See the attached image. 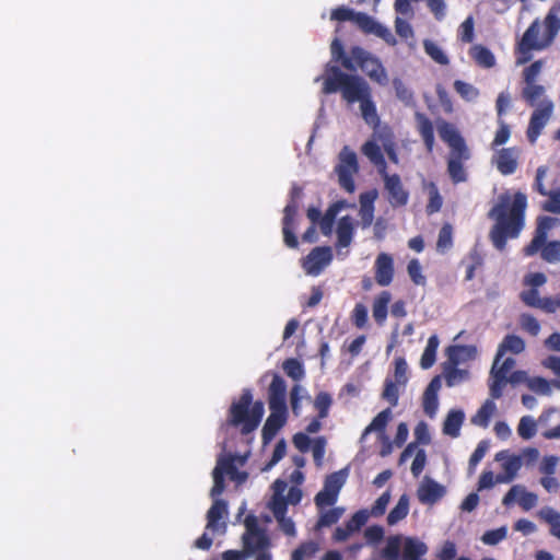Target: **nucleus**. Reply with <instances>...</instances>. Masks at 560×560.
I'll list each match as a JSON object with an SVG mask.
<instances>
[{
  "mask_svg": "<svg viewBox=\"0 0 560 560\" xmlns=\"http://www.w3.org/2000/svg\"><path fill=\"white\" fill-rule=\"evenodd\" d=\"M441 388V381L439 376H435L431 380L429 385L427 386L423 397H422V407L424 413L429 418H434L438 409H439V397L438 393Z\"/></svg>",
  "mask_w": 560,
  "mask_h": 560,
  "instance_id": "412c9836",
  "label": "nucleus"
},
{
  "mask_svg": "<svg viewBox=\"0 0 560 560\" xmlns=\"http://www.w3.org/2000/svg\"><path fill=\"white\" fill-rule=\"evenodd\" d=\"M337 248L348 247L354 235V223L350 215H345L339 219L337 224Z\"/></svg>",
  "mask_w": 560,
  "mask_h": 560,
  "instance_id": "bb28decb",
  "label": "nucleus"
},
{
  "mask_svg": "<svg viewBox=\"0 0 560 560\" xmlns=\"http://www.w3.org/2000/svg\"><path fill=\"white\" fill-rule=\"evenodd\" d=\"M458 365L445 364L444 373L446 385L452 387L458 385L469 378L468 370L458 369Z\"/></svg>",
  "mask_w": 560,
  "mask_h": 560,
  "instance_id": "ea45409f",
  "label": "nucleus"
},
{
  "mask_svg": "<svg viewBox=\"0 0 560 560\" xmlns=\"http://www.w3.org/2000/svg\"><path fill=\"white\" fill-rule=\"evenodd\" d=\"M428 552L427 545L416 537H404L402 539V560H421Z\"/></svg>",
  "mask_w": 560,
  "mask_h": 560,
  "instance_id": "a878e982",
  "label": "nucleus"
},
{
  "mask_svg": "<svg viewBox=\"0 0 560 560\" xmlns=\"http://www.w3.org/2000/svg\"><path fill=\"white\" fill-rule=\"evenodd\" d=\"M553 113V103L550 100H542L538 107L532 113L526 130L528 141L534 144Z\"/></svg>",
  "mask_w": 560,
  "mask_h": 560,
  "instance_id": "9d476101",
  "label": "nucleus"
},
{
  "mask_svg": "<svg viewBox=\"0 0 560 560\" xmlns=\"http://www.w3.org/2000/svg\"><path fill=\"white\" fill-rule=\"evenodd\" d=\"M287 383L278 373L272 374V381L268 387L269 408L288 409L287 408Z\"/></svg>",
  "mask_w": 560,
  "mask_h": 560,
  "instance_id": "a211bd4d",
  "label": "nucleus"
},
{
  "mask_svg": "<svg viewBox=\"0 0 560 560\" xmlns=\"http://www.w3.org/2000/svg\"><path fill=\"white\" fill-rule=\"evenodd\" d=\"M269 508L273 513L275 518L282 517L287 514L288 511V501L285 497L272 495L271 501L269 503Z\"/></svg>",
  "mask_w": 560,
  "mask_h": 560,
  "instance_id": "69168bd1",
  "label": "nucleus"
},
{
  "mask_svg": "<svg viewBox=\"0 0 560 560\" xmlns=\"http://www.w3.org/2000/svg\"><path fill=\"white\" fill-rule=\"evenodd\" d=\"M527 386L530 390L537 394L550 395L551 393L550 383L540 376L528 378Z\"/></svg>",
  "mask_w": 560,
  "mask_h": 560,
  "instance_id": "052dcab7",
  "label": "nucleus"
},
{
  "mask_svg": "<svg viewBox=\"0 0 560 560\" xmlns=\"http://www.w3.org/2000/svg\"><path fill=\"white\" fill-rule=\"evenodd\" d=\"M447 362L451 365H459L460 363L474 360L477 355V348L469 345H454L446 349Z\"/></svg>",
  "mask_w": 560,
  "mask_h": 560,
  "instance_id": "393cba45",
  "label": "nucleus"
},
{
  "mask_svg": "<svg viewBox=\"0 0 560 560\" xmlns=\"http://www.w3.org/2000/svg\"><path fill=\"white\" fill-rule=\"evenodd\" d=\"M347 469H341L328 475L325 479L324 488L338 495L347 480Z\"/></svg>",
  "mask_w": 560,
  "mask_h": 560,
  "instance_id": "79ce46f5",
  "label": "nucleus"
},
{
  "mask_svg": "<svg viewBox=\"0 0 560 560\" xmlns=\"http://www.w3.org/2000/svg\"><path fill=\"white\" fill-rule=\"evenodd\" d=\"M518 159L520 150L516 147H511L498 150L492 162L501 175L508 176L516 172Z\"/></svg>",
  "mask_w": 560,
  "mask_h": 560,
  "instance_id": "4468645a",
  "label": "nucleus"
},
{
  "mask_svg": "<svg viewBox=\"0 0 560 560\" xmlns=\"http://www.w3.org/2000/svg\"><path fill=\"white\" fill-rule=\"evenodd\" d=\"M539 250L545 261L550 264L560 261V241H546L545 245Z\"/></svg>",
  "mask_w": 560,
  "mask_h": 560,
  "instance_id": "c03bdc74",
  "label": "nucleus"
},
{
  "mask_svg": "<svg viewBox=\"0 0 560 560\" xmlns=\"http://www.w3.org/2000/svg\"><path fill=\"white\" fill-rule=\"evenodd\" d=\"M343 512H345L343 508H332V509L324 512L319 516V518L315 525V528L320 529L323 527H329V526L336 524L342 516Z\"/></svg>",
  "mask_w": 560,
  "mask_h": 560,
  "instance_id": "a18cd8bd",
  "label": "nucleus"
},
{
  "mask_svg": "<svg viewBox=\"0 0 560 560\" xmlns=\"http://www.w3.org/2000/svg\"><path fill=\"white\" fill-rule=\"evenodd\" d=\"M322 90L324 94L340 93L341 98L349 105L359 103L363 120L373 127L380 125L372 88L363 77L345 72L337 65L328 62L324 69Z\"/></svg>",
  "mask_w": 560,
  "mask_h": 560,
  "instance_id": "f257e3e1",
  "label": "nucleus"
},
{
  "mask_svg": "<svg viewBox=\"0 0 560 560\" xmlns=\"http://www.w3.org/2000/svg\"><path fill=\"white\" fill-rule=\"evenodd\" d=\"M282 368L285 374L294 381H301L304 377V368L303 364L294 358L287 359Z\"/></svg>",
  "mask_w": 560,
  "mask_h": 560,
  "instance_id": "de8ad7c7",
  "label": "nucleus"
},
{
  "mask_svg": "<svg viewBox=\"0 0 560 560\" xmlns=\"http://www.w3.org/2000/svg\"><path fill=\"white\" fill-rule=\"evenodd\" d=\"M559 222L557 218L552 217H539L535 229L534 237L523 248V254L526 257L536 255L539 249L545 245L549 231Z\"/></svg>",
  "mask_w": 560,
  "mask_h": 560,
  "instance_id": "ddd939ff",
  "label": "nucleus"
},
{
  "mask_svg": "<svg viewBox=\"0 0 560 560\" xmlns=\"http://www.w3.org/2000/svg\"><path fill=\"white\" fill-rule=\"evenodd\" d=\"M264 411V402H253L250 389H244L238 401L230 407V423L234 427L241 425L242 434H249L259 425Z\"/></svg>",
  "mask_w": 560,
  "mask_h": 560,
  "instance_id": "423d86ee",
  "label": "nucleus"
},
{
  "mask_svg": "<svg viewBox=\"0 0 560 560\" xmlns=\"http://www.w3.org/2000/svg\"><path fill=\"white\" fill-rule=\"evenodd\" d=\"M407 271L411 281L417 285L425 284V277L422 275V267L418 259H411L407 265Z\"/></svg>",
  "mask_w": 560,
  "mask_h": 560,
  "instance_id": "6e6d98bb",
  "label": "nucleus"
},
{
  "mask_svg": "<svg viewBox=\"0 0 560 560\" xmlns=\"http://www.w3.org/2000/svg\"><path fill=\"white\" fill-rule=\"evenodd\" d=\"M458 38L463 43H472L475 39L474 19L468 16L458 28Z\"/></svg>",
  "mask_w": 560,
  "mask_h": 560,
  "instance_id": "4d7b16f0",
  "label": "nucleus"
},
{
  "mask_svg": "<svg viewBox=\"0 0 560 560\" xmlns=\"http://www.w3.org/2000/svg\"><path fill=\"white\" fill-rule=\"evenodd\" d=\"M439 343L440 341L436 335H432L429 337L427 346L420 359V365L422 369H430L434 364Z\"/></svg>",
  "mask_w": 560,
  "mask_h": 560,
  "instance_id": "e433bc0d",
  "label": "nucleus"
},
{
  "mask_svg": "<svg viewBox=\"0 0 560 560\" xmlns=\"http://www.w3.org/2000/svg\"><path fill=\"white\" fill-rule=\"evenodd\" d=\"M546 90L542 85L534 83H525L522 89L521 97L528 106L539 105L538 102L545 96Z\"/></svg>",
  "mask_w": 560,
  "mask_h": 560,
  "instance_id": "72a5a7b5",
  "label": "nucleus"
},
{
  "mask_svg": "<svg viewBox=\"0 0 560 560\" xmlns=\"http://www.w3.org/2000/svg\"><path fill=\"white\" fill-rule=\"evenodd\" d=\"M517 433L524 440H529L536 434V422L529 416L521 418L517 425Z\"/></svg>",
  "mask_w": 560,
  "mask_h": 560,
  "instance_id": "603ef678",
  "label": "nucleus"
},
{
  "mask_svg": "<svg viewBox=\"0 0 560 560\" xmlns=\"http://www.w3.org/2000/svg\"><path fill=\"white\" fill-rule=\"evenodd\" d=\"M368 318L366 306L362 303H357L351 314L353 325L360 329L364 328L368 324Z\"/></svg>",
  "mask_w": 560,
  "mask_h": 560,
  "instance_id": "13d9d810",
  "label": "nucleus"
},
{
  "mask_svg": "<svg viewBox=\"0 0 560 560\" xmlns=\"http://www.w3.org/2000/svg\"><path fill=\"white\" fill-rule=\"evenodd\" d=\"M465 415L462 410H451L443 423V433L452 438L459 436Z\"/></svg>",
  "mask_w": 560,
  "mask_h": 560,
  "instance_id": "c85d7f7f",
  "label": "nucleus"
},
{
  "mask_svg": "<svg viewBox=\"0 0 560 560\" xmlns=\"http://www.w3.org/2000/svg\"><path fill=\"white\" fill-rule=\"evenodd\" d=\"M444 494V487L430 478H425L418 489V499L423 504H434Z\"/></svg>",
  "mask_w": 560,
  "mask_h": 560,
  "instance_id": "5701e85b",
  "label": "nucleus"
},
{
  "mask_svg": "<svg viewBox=\"0 0 560 560\" xmlns=\"http://www.w3.org/2000/svg\"><path fill=\"white\" fill-rule=\"evenodd\" d=\"M453 229L450 224H444L440 232L438 237V249L444 250L446 248H450L452 246L453 240Z\"/></svg>",
  "mask_w": 560,
  "mask_h": 560,
  "instance_id": "0e129e2a",
  "label": "nucleus"
},
{
  "mask_svg": "<svg viewBox=\"0 0 560 560\" xmlns=\"http://www.w3.org/2000/svg\"><path fill=\"white\" fill-rule=\"evenodd\" d=\"M362 153L378 168L380 174H385L387 164L380 145L375 141H366L362 145Z\"/></svg>",
  "mask_w": 560,
  "mask_h": 560,
  "instance_id": "cd10ccee",
  "label": "nucleus"
},
{
  "mask_svg": "<svg viewBox=\"0 0 560 560\" xmlns=\"http://www.w3.org/2000/svg\"><path fill=\"white\" fill-rule=\"evenodd\" d=\"M394 273V259L392 255L387 253L378 254L374 262V278L376 283L381 287L389 285L393 282Z\"/></svg>",
  "mask_w": 560,
  "mask_h": 560,
  "instance_id": "f3484780",
  "label": "nucleus"
},
{
  "mask_svg": "<svg viewBox=\"0 0 560 560\" xmlns=\"http://www.w3.org/2000/svg\"><path fill=\"white\" fill-rule=\"evenodd\" d=\"M399 385L396 381L386 378L382 398L389 402L392 407H396L399 400Z\"/></svg>",
  "mask_w": 560,
  "mask_h": 560,
  "instance_id": "49530a36",
  "label": "nucleus"
},
{
  "mask_svg": "<svg viewBox=\"0 0 560 560\" xmlns=\"http://www.w3.org/2000/svg\"><path fill=\"white\" fill-rule=\"evenodd\" d=\"M415 119L417 122V131L423 141L427 152L432 153L435 145L433 122L421 112L415 113Z\"/></svg>",
  "mask_w": 560,
  "mask_h": 560,
  "instance_id": "aec40b11",
  "label": "nucleus"
},
{
  "mask_svg": "<svg viewBox=\"0 0 560 560\" xmlns=\"http://www.w3.org/2000/svg\"><path fill=\"white\" fill-rule=\"evenodd\" d=\"M511 197L508 194L499 197V202L493 206L488 215L495 220L490 230L489 238L495 249L503 252L509 238H516L525 224V211L527 207L526 195L517 191Z\"/></svg>",
  "mask_w": 560,
  "mask_h": 560,
  "instance_id": "f03ea898",
  "label": "nucleus"
},
{
  "mask_svg": "<svg viewBox=\"0 0 560 560\" xmlns=\"http://www.w3.org/2000/svg\"><path fill=\"white\" fill-rule=\"evenodd\" d=\"M228 514V504L224 500L214 499L211 508L207 513V528L217 530L219 528V521Z\"/></svg>",
  "mask_w": 560,
  "mask_h": 560,
  "instance_id": "c756f323",
  "label": "nucleus"
},
{
  "mask_svg": "<svg viewBox=\"0 0 560 560\" xmlns=\"http://www.w3.org/2000/svg\"><path fill=\"white\" fill-rule=\"evenodd\" d=\"M330 19L338 22L351 21L355 23L364 34H373L389 46L397 44V39L389 28L364 12H355L348 7L340 5L331 11Z\"/></svg>",
  "mask_w": 560,
  "mask_h": 560,
  "instance_id": "0eeeda50",
  "label": "nucleus"
},
{
  "mask_svg": "<svg viewBox=\"0 0 560 560\" xmlns=\"http://www.w3.org/2000/svg\"><path fill=\"white\" fill-rule=\"evenodd\" d=\"M469 56L481 68H492L495 65V58L492 51L482 45H474L469 49Z\"/></svg>",
  "mask_w": 560,
  "mask_h": 560,
  "instance_id": "2f4dec72",
  "label": "nucleus"
},
{
  "mask_svg": "<svg viewBox=\"0 0 560 560\" xmlns=\"http://www.w3.org/2000/svg\"><path fill=\"white\" fill-rule=\"evenodd\" d=\"M409 512V498L407 494L400 495L397 504L387 515V524L393 526L404 520Z\"/></svg>",
  "mask_w": 560,
  "mask_h": 560,
  "instance_id": "f704fd0d",
  "label": "nucleus"
},
{
  "mask_svg": "<svg viewBox=\"0 0 560 560\" xmlns=\"http://www.w3.org/2000/svg\"><path fill=\"white\" fill-rule=\"evenodd\" d=\"M338 499V495L334 492L327 490L326 488H323L316 495H315V504L317 508H324V506H330L336 503Z\"/></svg>",
  "mask_w": 560,
  "mask_h": 560,
  "instance_id": "338daca9",
  "label": "nucleus"
},
{
  "mask_svg": "<svg viewBox=\"0 0 560 560\" xmlns=\"http://www.w3.org/2000/svg\"><path fill=\"white\" fill-rule=\"evenodd\" d=\"M498 125L499 128L491 143L492 149L505 144L511 136L510 126L505 122L503 118H498Z\"/></svg>",
  "mask_w": 560,
  "mask_h": 560,
  "instance_id": "5fc2aeb1",
  "label": "nucleus"
},
{
  "mask_svg": "<svg viewBox=\"0 0 560 560\" xmlns=\"http://www.w3.org/2000/svg\"><path fill=\"white\" fill-rule=\"evenodd\" d=\"M542 24L545 26V32L540 35L542 25L538 19L534 20L516 44L515 52L517 55L518 63H526L529 61L533 50H544L553 43L560 31L559 16L550 11L545 16Z\"/></svg>",
  "mask_w": 560,
  "mask_h": 560,
  "instance_id": "39448f33",
  "label": "nucleus"
},
{
  "mask_svg": "<svg viewBox=\"0 0 560 560\" xmlns=\"http://www.w3.org/2000/svg\"><path fill=\"white\" fill-rule=\"evenodd\" d=\"M525 349V341L517 335H506L503 341L500 343L497 352V361L503 357L508 351L518 354Z\"/></svg>",
  "mask_w": 560,
  "mask_h": 560,
  "instance_id": "473e14b6",
  "label": "nucleus"
},
{
  "mask_svg": "<svg viewBox=\"0 0 560 560\" xmlns=\"http://www.w3.org/2000/svg\"><path fill=\"white\" fill-rule=\"evenodd\" d=\"M495 460H502L501 466L503 469V472L495 476V481L498 483L511 482L522 467V458L517 455L505 456L504 452H500L495 455Z\"/></svg>",
  "mask_w": 560,
  "mask_h": 560,
  "instance_id": "6ab92c4d",
  "label": "nucleus"
},
{
  "mask_svg": "<svg viewBox=\"0 0 560 560\" xmlns=\"http://www.w3.org/2000/svg\"><path fill=\"white\" fill-rule=\"evenodd\" d=\"M498 363L499 361H497L495 358L491 369V375H498L500 377L508 378L509 374H511V371L515 365V360L513 358H506L503 360L499 368Z\"/></svg>",
  "mask_w": 560,
  "mask_h": 560,
  "instance_id": "680f3d73",
  "label": "nucleus"
},
{
  "mask_svg": "<svg viewBox=\"0 0 560 560\" xmlns=\"http://www.w3.org/2000/svg\"><path fill=\"white\" fill-rule=\"evenodd\" d=\"M506 537V528L500 527L497 529L487 530L482 537L481 540L483 544L489 546H494L499 544L501 540H503Z\"/></svg>",
  "mask_w": 560,
  "mask_h": 560,
  "instance_id": "e2e57ef3",
  "label": "nucleus"
},
{
  "mask_svg": "<svg viewBox=\"0 0 560 560\" xmlns=\"http://www.w3.org/2000/svg\"><path fill=\"white\" fill-rule=\"evenodd\" d=\"M520 326L533 337H536L540 332V323L535 316L528 313L521 314Z\"/></svg>",
  "mask_w": 560,
  "mask_h": 560,
  "instance_id": "8fccbe9b",
  "label": "nucleus"
},
{
  "mask_svg": "<svg viewBox=\"0 0 560 560\" xmlns=\"http://www.w3.org/2000/svg\"><path fill=\"white\" fill-rule=\"evenodd\" d=\"M549 198L544 205L542 209L551 213H560V189L550 190L547 195Z\"/></svg>",
  "mask_w": 560,
  "mask_h": 560,
  "instance_id": "774afa93",
  "label": "nucleus"
},
{
  "mask_svg": "<svg viewBox=\"0 0 560 560\" xmlns=\"http://www.w3.org/2000/svg\"><path fill=\"white\" fill-rule=\"evenodd\" d=\"M454 90L466 101H474L479 95L478 89L462 80H456L454 82Z\"/></svg>",
  "mask_w": 560,
  "mask_h": 560,
  "instance_id": "864d4df0",
  "label": "nucleus"
},
{
  "mask_svg": "<svg viewBox=\"0 0 560 560\" xmlns=\"http://www.w3.org/2000/svg\"><path fill=\"white\" fill-rule=\"evenodd\" d=\"M384 180V188L387 192V200L393 208L405 207L409 200V191L404 187L398 174H381Z\"/></svg>",
  "mask_w": 560,
  "mask_h": 560,
  "instance_id": "f8f14e48",
  "label": "nucleus"
},
{
  "mask_svg": "<svg viewBox=\"0 0 560 560\" xmlns=\"http://www.w3.org/2000/svg\"><path fill=\"white\" fill-rule=\"evenodd\" d=\"M369 520L366 510L357 511L343 526H338L332 535L334 540L338 542L346 541L353 533L360 530Z\"/></svg>",
  "mask_w": 560,
  "mask_h": 560,
  "instance_id": "dca6fc26",
  "label": "nucleus"
},
{
  "mask_svg": "<svg viewBox=\"0 0 560 560\" xmlns=\"http://www.w3.org/2000/svg\"><path fill=\"white\" fill-rule=\"evenodd\" d=\"M319 550L318 542L308 540L300 544L291 553V560H311Z\"/></svg>",
  "mask_w": 560,
  "mask_h": 560,
  "instance_id": "4c0bfd02",
  "label": "nucleus"
},
{
  "mask_svg": "<svg viewBox=\"0 0 560 560\" xmlns=\"http://www.w3.org/2000/svg\"><path fill=\"white\" fill-rule=\"evenodd\" d=\"M553 296H539V291L536 288H529L520 293L521 301L528 307L538 308L545 313L552 310Z\"/></svg>",
  "mask_w": 560,
  "mask_h": 560,
  "instance_id": "b1692460",
  "label": "nucleus"
},
{
  "mask_svg": "<svg viewBox=\"0 0 560 560\" xmlns=\"http://www.w3.org/2000/svg\"><path fill=\"white\" fill-rule=\"evenodd\" d=\"M330 54L331 61L340 63L343 69L354 72L359 67L372 82L381 86L388 84V72L381 59L363 47L352 46L350 55H347L341 39L336 36L330 44Z\"/></svg>",
  "mask_w": 560,
  "mask_h": 560,
  "instance_id": "7ed1b4c3",
  "label": "nucleus"
},
{
  "mask_svg": "<svg viewBox=\"0 0 560 560\" xmlns=\"http://www.w3.org/2000/svg\"><path fill=\"white\" fill-rule=\"evenodd\" d=\"M404 537L400 535L389 536L386 541V546L382 550V557L385 560H399L400 548H402Z\"/></svg>",
  "mask_w": 560,
  "mask_h": 560,
  "instance_id": "58836bf2",
  "label": "nucleus"
},
{
  "mask_svg": "<svg viewBox=\"0 0 560 560\" xmlns=\"http://www.w3.org/2000/svg\"><path fill=\"white\" fill-rule=\"evenodd\" d=\"M269 409L270 415L261 430V440L264 445H267L275 439L279 430L285 424L288 417V409Z\"/></svg>",
  "mask_w": 560,
  "mask_h": 560,
  "instance_id": "2eb2a0df",
  "label": "nucleus"
},
{
  "mask_svg": "<svg viewBox=\"0 0 560 560\" xmlns=\"http://www.w3.org/2000/svg\"><path fill=\"white\" fill-rule=\"evenodd\" d=\"M214 469H219L221 475H235L236 474V466H235V457L233 455L228 456H221L217 460V466Z\"/></svg>",
  "mask_w": 560,
  "mask_h": 560,
  "instance_id": "bf43d9fd",
  "label": "nucleus"
},
{
  "mask_svg": "<svg viewBox=\"0 0 560 560\" xmlns=\"http://www.w3.org/2000/svg\"><path fill=\"white\" fill-rule=\"evenodd\" d=\"M338 175V182L342 189L352 194L355 190L353 175L359 171L357 154L348 147H345L339 153V163L335 168Z\"/></svg>",
  "mask_w": 560,
  "mask_h": 560,
  "instance_id": "1a4fd4ad",
  "label": "nucleus"
},
{
  "mask_svg": "<svg viewBox=\"0 0 560 560\" xmlns=\"http://www.w3.org/2000/svg\"><path fill=\"white\" fill-rule=\"evenodd\" d=\"M332 398L329 393L320 392L316 395L314 400V407L318 411V418H326L329 413Z\"/></svg>",
  "mask_w": 560,
  "mask_h": 560,
  "instance_id": "3c124183",
  "label": "nucleus"
},
{
  "mask_svg": "<svg viewBox=\"0 0 560 560\" xmlns=\"http://www.w3.org/2000/svg\"><path fill=\"white\" fill-rule=\"evenodd\" d=\"M331 260V248L329 246H317L303 258L302 267L306 275L316 277L324 271Z\"/></svg>",
  "mask_w": 560,
  "mask_h": 560,
  "instance_id": "9b49d317",
  "label": "nucleus"
},
{
  "mask_svg": "<svg viewBox=\"0 0 560 560\" xmlns=\"http://www.w3.org/2000/svg\"><path fill=\"white\" fill-rule=\"evenodd\" d=\"M245 533L242 536L244 551L253 555L258 550H268L270 538L266 530L259 526L258 520L254 514L246 516L244 521Z\"/></svg>",
  "mask_w": 560,
  "mask_h": 560,
  "instance_id": "6e6552de",
  "label": "nucleus"
},
{
  "mask_svg": "<svg viewBox=\"0 0 560 560\" xmlns=\"http://www.w3.org/2000/svg\"><path fill=\"white\" fill-rule=\"evenodd\" d=\"M423 48L428 56H430L436 63L445 66L450 62L447 56L443 50L432 40L425 39Z\"/></svg>",
  "mask_w": 560,
  "mask_h": 560,
  "instance_id": "09e8293b",
  "label": "nucleus"
},
{
  "mask_svg": "<svg viewBox=\"0 0 560 560\" xmlns=\"http://www.w3.org/2000/svg\"><path fill=\"white\" fill-rule=\"evenodd\" d=\"M440 138L448 145L447 174L453 184L464 183L468 178L464 163L471 156L470 150L458 129L445 119L436 121Z\"/></svg>",
  "mask_w": 560,
  "mask_h": 560,
  "instance_id": "20e7f679",
  "label": "nucleus"
},
{
  "mask_svg": "<svg viewBox=\"0 0 560 560\" xmlns=\"http://www.w3.org/2000/svg\"><path fill=\"white\" fill-rule=\"evenodd\" d=\"M497 407L493 400H486L482 406L478 409L477 413L471 418V422L475 425L487 428L489 425L490 419L493 416Z\"/></svg>",
  "mask_w": 560,
  "mask_h": 560,
  "instance_id": "c9c22d12",
  "label": "nucleus"
},
{
  "mask_svg": "<svg viewBox=\"0 0 560 560\" xmlns=\"http://www.w3.org/2000/svg\"><path fill=\"white\" fill-rule=\"evenodd\" d=\"M428 189H429V201L427 203L425 211L429 215H431L441 210V208L443 206V198H442L435 183L430 182L428 184Z\"/></svg>",
  "mask_w": 560,
  "mask_h": 560,
  "instance_id": "37998d69",
  "label": "nucleus"
},
{
  "mask_svg": "<svg viewBox=\"0 0 560 560\" xmlns=\"http://www.w3.org/2000/svg\"><path fill=\"white\" fill-rule=\"evenodd\" d=\"M392 419V410L390 408H386L380 413H377L372 422L364 429L363 436L370 434L373 431L384 432L388 422Z\"/></svg>",
  "mask_w": 560,
  "mask_h": 560,
  "instance_id": "a19ab883",
  "label": "nucleus"
},
{
  "mask_svg": "<svg viewBox=\"0 0 560 560\" xmlns=\"http://www.w3.org/2000/svg\"><path fill=\"white\" fill-rule=\"evenodd\" d=\"M295 206L287 205L283 209L282 234L283 242L289 248H298L299 241L294 233Z\"/></svg>",
  "mask_w": 560,
  "mask_h": 560,
  "instance_id": "4be33fe9",
  "label": "nucleus"
},
{
  "mask_svg": "<svg viewBox=\"0 0 560 560\" xmlns=\"http://www.w3.org/2000/svg\"><path fill=\"white\" fill-rule=\"evenodd\" d=\"M392 295L388 291H382L373 302V317L378 325H383L388 314V303Z\"/></svg>",
  "mask_w": 560,
  "mask_h": 560,
  "instance_id": "7c9ffc66",
  "label": "nucleus"
}]
</instances>
